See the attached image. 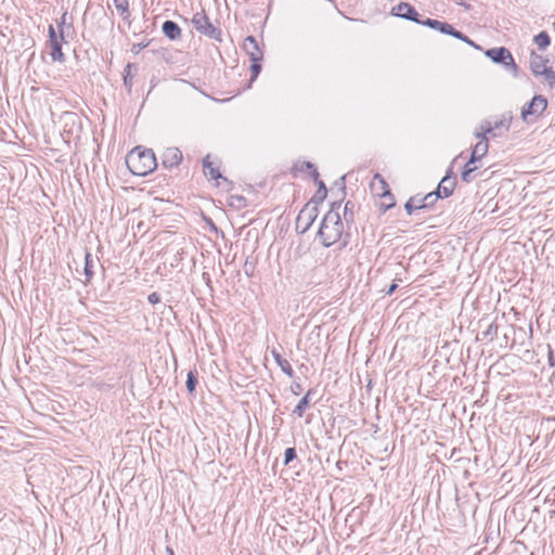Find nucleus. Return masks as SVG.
Listing matches in <instances>:
<instances>
[{
    "label": "nucleus",
    "mask_w": 555,
    "mask_h": 555,
    "mask_svg": "<svg viewBox=\"0 0 555 555\" xmlns=\"http://www.w3.org/2000/svg\"><path fill=\"white\" fill-rule=\"evenodd\" d=\"M340 202L333 203L319 228L318 236L325 247L336 244L343 236L344 224L338 212Z\"/></svg>",
    "instance_id": "nucleus-1"
},
{
    "label": "nucleus",
    "mask_w": 555,
    "mask_h": 555,
    "mask_svg": "<svg viewBox=\"0 0 555 555\" xmlns=\"http://www.w3.org/2000/svg\"><path fill=\"white\" fill-rule=\"evenodd\" d=\"M126 165L134 176L144 177L153 172L156 167V157L152 150L134 147L126 157Z\"/></svg>",
    "instance_id": "nucleus-2"
},
{
    "label": "nucleus",
    "mask_w": 555,
    "mask_h": 555,
    "mask_svg": "<svg viewBox=\"0 0 555 555\" xmlns=\"http://www.w3.org/2000/svg\"><path fill=\"white\" fill-rule=\"evenodd\" d=\"M547 100L543 95H534L531 101L521 108V119L526 124H533L545 112Z\"/></svg>",
    "instance_id": "nucleus-3"
},
{
    "label": "nucleus",
    "mask_w": 555,
    "mask_h": 555,
    "mask_svg": "<svg viewBox=\"0 0 555 555\" xmlns=\"http://www.w3.org/2000/svg\"><path fill=\"white\" fill-rule=\"evenodd\" d=\"M192 24L198 33L209 37L210 39L221 41V30L211 24L204 11L196 12L193 15Z\"/></svg>",
    "instance_id": "nucleus-4"
},
{
    "label": "nucleus",
    "mask_w": 555,
    "mask_h": 555,
    "mask_svg": "<svg viewBox=\"0 0 555 555\" xmlns=\"http://www.w3.org/2000/svg\"><path fill=\"white\" fill-rule=\"evenodd\" d=\"M512 120H513V115L511 112H506V113L502 114L500 119L494 121L493 124L488 120H483L479 126V131L476 132V137L486 135L488 133H492V135L495 137L496 135L495 131H500V130L508 131L511 128Z\"/></svg>",
    "instance_id": "nucleus-5"
},
{
    "label": "nucleus",
    "mask_w": 555,
    "mask_h": 555,
    "mask_svg": "<svg viewBox=\"0 0 555 555\" xmlns=\"http://www.w3.org/2000/svg\"><path fill=\"white\" fill-rule=\"evenodd\" d=\"M485 54L494 63L502 64L507 70H512L513 73L516 74L518 67L508 49L504 47L492 48L487 50Z\"/></svg>",
    "instance_id": "nucleus-6"
},
{
    "label": "nucleus",
    "mask_w": 555,
    "mask_h": 555,
    "mask_svg": "<svg viewBox=\"0 0 555 555\" xmlns=\"http://www.w3.org/2000/svg\"><path fill=\"white\" fill-rule=\"evenodd\" d=\"M318 215L319 210L315 204H306L297 216L296 230L300 233H306L315 221Z\"/></svg>",
    "instance_id": "nucleus-7"
},
{
    "label": "nucleus",
    "mask_w": 555,
    "mask_h": 555,
    "mask_svg": "<svg viewBox=\"0 0 555 555\" xmlns=\"http://www.w3.org/2000/svg\"><path fill=\"white\" fill-rule=\"evenodd\" d=\"M48 44L50 47V56L52 61L54 62H64L65 55L62 52V43L64 42L61 40L59 36V29H55V27L50 24L48 28Z\"/></svg>",
    "instance_id": "nucleus-8"
},
{
    "label": "nucleus",
    "mask_w": 555,
    "mask_h": 555,
    "mask_svg": "<svg viewBox=\"0 0 555 555\" xmlns=\"http://www.w3.org/2000/svg\"><path fill=\"white\" fill-rule=\"evenodd\" d=\"M48 44L50 47V56L52 61L54 62H64L65 55L62 52V43L64 42L61 40L59 36V29H55V27L50 24L48 28Z\"/></svg>",
    "instance_id": "nucleus-9"
},
{
    "label": "nucleus",
    "mask_w": 555,
    "mask_h": 555,
    "mask_svg": "<svg viewBox=\"0 0 555 555\" xmlns=\"http://www.w3.org/2000/svg\"><path fill=\"white\" fill-rule=\"evenodd\" d=\"M48 44L50 47V56L52 61L54 62H64L65 55L62 52V43L64 42L61 40L59 36V29H55V27L50 24L48 28Z\"/></svg>",
    "instance_id": "nucleus-10"
},
{
    "label": "nucleus",
    "mask_w": 555,
    "mask_h": 555,
    "mask_svg": "<svg viewBox=\"0 0 555 555\" xmlns=\"http://www.w3.org/2000/svg\"><path fill=\"white\" fill-rule=\"evenodd\" d=\"M372 189L376 192V194L383 198H389V203H383L384 211L390 209L395 206L393 196L390 192V189L386 182V180L383 178L382 175L376 173L374 176V181L372 183Z\"/></svg>",
    "instance_id": "nucleus-11"
},
{
    "label": "nucleus",
    "mask_w": 555,
    "mask_h": 555,
    "mask_svg": "<svg viewBox=\"0 0 555 555\" xmlns=\"http://www.w3.org/2000/svg\"><path fill=\"white\" fill-rule=\"evenodd\" d=\"M56 27L59 29V36L64 43H67L70 39L75 37L76 30L73 24L72 18L68 16V12L65 10L60 20L56 23Z\"/></svg>",
    "instance_id": "nucleus-12"
},
{
    "label": "nucleus",
    "mask_w": 555,
    "mask_h": 555,
    "mask_svg": "<svg viewBox=\"0 0 555 555\" xmlns=\"http://www.w3.org/2000/svg\"><path fill=\"white\" fill-rule=\"evenodd\" d=\"M391 14L408 21L415 22L417 24H421L422 21L418 18L420 14L414 9V7L408 2H400L398 5L393 7Z\"/></svg>",
    "instance_id": "nucleus-13"
},
{
    "label": "nucleus",
    "mask_w": 555,
    "mask_h": 555,
    "mask_svg": "<svg viewBox=\"0 0 555 555\" xmlns=\"http://www.w3.org/2000/svg\"><path fill=\"white\" fill-rule=\"evenodd\" d=\"M182 160V152L178 147H167L162 155V164L165 168L177 167Z\"/></svg>",
    "instance_id": "nucleus-14"
},
{
    "label": "nucleus",
    "mask_w": 555,
    "mask_h": 555,
    "mask_svg": "<svg viewBox=\"0 0 555 555\" xmlns=\"http://www.w3.org/2000/svg\"><path fill=\"white\" fill-rule=\"evenodd\" d=\"M243 49L249 55L250 61H262L263 53L254 36L245 38Z\"/></svg>",
    "instance_id": "nucleus-15"
},
{
    "label": "nucleus",
    "mask_w": 555,
    "mask_h": 555,
    "mask_svg": "<svg viewBox=\"0 0 555 555\" xmlns=\"http://www.w3.org/2000/svg\"><path fill=\"white\" fill-rule=\"evenodd\" d=\"M547 63H548L547 59L543 57L542 55H540L533 51L531 52L530 69L535 77H539L541 72H543L544 69H546L548 67Z\"/></svg>",
    "instance_id": "nucleus-16"
},
{
    "label": "nucleus",
    "mask_w": 555,
    "mask_h": 555,
    "mask_svg": "<svg viewBox=\"0 0 555 555\" xmlns=\"http://www.w3.org/2000/svg\"><path fill=\"white\" fill-rule=\"evenodd\" d=\"M421 25L427 26L431 29L440 31L441 34H446V35H450V36L453 34V29H454V27L452 25H450L449 23L441 22L438 20H433V18H426V20L421 21Z\"/></svg>",
    "instance_id": "nucleus-17"
},
{
    "label": "nucleus",
    "mask_w": 555,
    "mask_h": 555,
    "mask_svg": "<svg viewBox=\"0 0 555 555\" xmlns=\"http://www.w3.org/2000/svg\"><path fill=\"white\" fill-rule=\"evenodd\" d=\"M455 188V178H452L451 176L447 175L442 178L440 183L438 184V188L436 192L439 194L441 198L449 197Z\"/></svg>",
    "instance_id": "nucleus-18"
},
{
    "label": "nucleus",
    "mask_w": 555,
    "mask_h": 555,
    "mask_svg": "<svg viewBox=\"0 0 555 555\" xmlns=\"http://www.w3.org/2000/svg\"><path fill=\"white\" fill-rule=\"evenodd\" d=\"M480 139L478 143L475 144L472 155H470V163H476L477 160L481 159L487 153L489 149L488 139L486 135H479L477 137Z\"/></svg>",
    "instance_id": "nucleus-19"
},
{
    "label": "nucleus",
    "mask_w": 555,
    "mask_h": 555,
    "mask_svg": "<svg viewBox=\"0 0 555 555\" xmlns=\"http://www.w3.org/2000/svg\"><path fill=\"white\" fill-rule=\"evenodd\" d=\"M99 263V258H94L90 251H86L85 254V283H89L94 276V268Z\"/></svg>",
    "instance_id": "nucleus-20"
},
{
    "label": "nucleus",
    "mask_w": 555,
    "mask_h": 555,
    "mask_svg": "<svg viewBox=\"0 0 555 555\" xmlns=\"http://www.w3.org/2000/svg\"><path fill=\"white\" fill-rule=\"evenodd\" d=\"M162 30L170 40H177L181 37V28L173 21L164 22Z\"/></svg>",
    "instance_id": "nucleus-21"
},
{
    "label": "nucleus",
    "mask_w": 555,
    "mask_h": 555,
    "mask_svg": "<svg viewBox=\"0 0 555 555\" xmlns=\"http://www.w3.org/2000/svg\"><path fill=\"white\" fill-rule=\"evenodd\" d=\"M271 354L274 359V361L276 362V364L280 366V369L288 376V377H293L294 376V370L291 365V363L284 359L280 352H278L275 349H272L271 350Z\"/></svg>",
    "instance_id": "nucleus-22"
},
{
    "label": "nucleus",
    "mask_w": 555,
    "mask_h": 555,
    "mask_svg": "<svg viewBox=\"0 0 555 555\" xmlns=\"http://www.w3.org/2000/svg\"><path fill=\"white\" fill-rule=\"evenodd\" d=\"M315 393V390L313 388H310L306 395L299 400L297 405L295 406L293 413L296 414L298 417H302L306 409L308 408L311 397Z\"/></svg>",
    "instance_id": "nucleus-23"
},
{
    "label": "nucleus",
    "mask_w": 555,
    "mask_h": 555,
    "mask_svg": "<svg viewBox=\"0 0 555 555\" xmlns=\"http://www.w3.org/2000/svg\"><path fill=\"white\" fill-rule=\"evenodd\" d=\"M113 4L121 18L130 26V10L128 0H113Z\"/></svg>",
    "instance_id": "nucleus-24"
},
{
    "label": "nucleus",
    "mask_w": 555,
    "mask_h": 555,
    "mask_svg": "<svg viewBox=\"0 0 555 555\" xmlns=\"http://www.w3.org/2000/svg\"><path fill=\"white\" fill-rule=\"evenodd\" d=\"M203 169L205 176L208 177L209 179L217 180L222 178L220 171L217 168L212 167V164L209 160V155H207L203 159Z\"/></svg>",
    "instance_id": "nucleus-25"
},
{
    "label": "nucleus",
    "mask_w": 555,
    "mask_h": 555,
    "mask_svg": "<svg viewBox=\"0 0 555 555\" xmlns=\"http://www.w3.org/2000/svg\"><path fill=\"white\" fill-rule=\"evenodd\" d=\"M318 190L312 198V201L310 202L311 205H317L321 202H323L327 195V189L325 186V183L323 181H318Z\"/></svg>",
    "instance_id": "nucleus-26"
},
{
    "label": "nucleus",
    "mask_w": 555,
    "mask_h": 555,
    "mask_svg": "<svg viewBox=\"0 0 555 555\" xmlns=\"http://www.w3.org/2000/svg\"><path fill=\"white\" fill-rule=\"evenodd\" d=\"M533 41L540 50H545L551 43V38L548 34L543 30L534 36Z\"/></svg>",
    "instance_id": "nucleus-27"
},
{
    "label": "nucleus",
    "mask_w": 555,
    "mask_h": 555,
    "mask_svg": "<svg viewBox=\"0 0 555 555\" xmlns=\"http://www.w3.org/2000/svg\"><path fill=\"white\" fill-rule=\"evenodd\" d=\"M404 209L408 215H412L414 210L424 209V206H422L417 196H413L405 203Z\"/></svg>",
    "instance_id": "nucleus-28"
},
{
    "label": "nucleus",
    "mask_w": 555,
    "mask_h": 555,
    "mask_svg": "<svg viewBox=\"0 0 555 555\" xmlns=\"http://www.w3.org/2000/svg\"><path fill=\"white\" fill-rule=\"evenodd\" d=\"M540 76L544 78L551 89L555 88V72L552 67L548 66L546 69L541 72Z\"/></svg>",
    "instance_id": "nucleus-29"
},
{
    "label": "nucleus",
    "mask_w": 555,
    "mask_h": 555,
    "mask_svg": "<svg viewBox=\"0 0 555 555\" xmlns=\"http://www.w3.org/2000/svg\"><path fill=\"white\" fill-rule=\"evenodd\" d=\"M439 197L440 196L436 191L430 192L426 194L424 197L420 198V203H422V206H424L425 209L431 207Z\"/></svg>",
    "instance_id": "nucleus-30"
},
{
    "label": "nucleus",
    "mask_w": 555,
    "mask_h": 555,
    "mask_svg": "<svg viewBox=\"0 0 555 555\" xmlns=\"http://www.w3.org/2000/svg\"><path fill=\"white\" fill-rule=\"evenodd\" d=\"M452 37L459 39V40H462L464 42H466L467 44L474 47L475 49H480V47L475 43L473 40H470L465 34L456 30L455 28L453 29V34L451 35Z\"/></svg>",
    "instance_id": "nucleus-31"
},
{
    "label": "nucleus",
    "mask_w": 555,
    "mask_h": 555,
    "mask_svg": "<svg viewBox=\"0 0 555 555\" xmlns=\"http://www.w3.org/2000/svg\"><path fill=\"white\" fill-rule=\"evenodd\" d=\"M186 389L189 390V392H193L195 390V387L197 385V377H196V373L193 372V371H190L188 373V378H186Z\"/></svg>",
    "instance_id": "nucleus-32"
},
{
    "label": "nucleus",
    "mask_w": 555,
    "mask_h": 555,
    "mask_svg": "<svg viewBox=\"0 0 555 555\" xmlns=\"http://www.w3.org/2000/svg\"><path fill=\"white\" fill-rule=\"evenodd\" d=\"M498 334V325L492 322L489 324L488 328L482 333L485 338L492 340Z\"/></svg>",
    "instance_id": "nucleus-33"
},
{
    "label": "nucleus",
    "mask_w": 555,
    "mask_h": 555,
    "mask_svg": "<svg viewBox=\"0 0 555 555\" xmlns=\"http://www.w3.org/2000/svg\"><path fill=\"white\" fill-rule=\"evenodd\" d=\"M477 170V167L474 168H463L461 178L464 182L469 183L474 180L473 173Z\"/></svg>",
    "instance_id": "nucleus-34"
},
{
    "label": "nucleus",
    "mask_w": 555,
    "mask_h": 555,
    "mask_svg": "<svg viewBox=\"0 0 555 555\" xmlns=\"http://www.w3.org/2000/svg\"><path fill=\"white\" fill-rule=\"evenodd\" d=\"M353 207H354V205L350 201H348L345 204L344 216H345V220L346 221L352 220V218H353V212H352Z\"/></svg>",
    "instance_id": "nucleus-35"
},
{
    "label": "nucleus",
    "mask_w": 555,
    "mask_h": 555,
    "mask_svg": "<svg viewBox=\"0 0 555 555\" xmlns=\"http://www.w3.org/2000/svg\"><path fill=\"white\" fill-rule=\"evenodd\" d=\"M261 61H251V66H250V70H251V81L255 80L257 78V76L259 75L260 70H261V64H260Z\"/></svg>",
    "instance_id": "nucleus-36"
},
{
    "label": "nucleus",
    "mask_w": 555,
    "mask_h": 555,
    "mask_svg": "<svg viewBox=\"0 0 555 555\" xmlns=\"http://www.w3.org/2000/svg\"><path fill=\"white\" fill-rule=\"evenodd\" d=\"M295 457H296V450H295V448H287L285 450L284 464L288 465Z\"/></svg>",
    "instance_id": "nucleus-37"
},
{
    "label": "nucleus",
    "mask_w": 555,
    "mask_h": 555,
    "mask_svg": "<svg viewBox=\"0 0 555 555\" xmlns=\"http://www.w3.org/2000/svg\"><path fill=\"white\" fill-rule=\"evenodd\" d=\"M131 67L132 65L131 64H128L125 68V72H126V75L124 76V83L126 87H128V89L130 90L131 88V76H130V70H131Z\"/></svg>",
    "instance_id": "nucleus-38"
},
{
    "label": "nucleus",
    "mask_w": 555,
    "mask_h": 555,
    "mask_svg": "<svg viewBox=\"0 0 555 555\" xmlns=\"http://www.w3.org/2000/svg\"><path fill=\"white\" fill-rule=\"evenodd\" d=\"M147 300H149L150 304L156 305V304H158L160 301V296H159L158 293L153 292V293H151L149 295Z\"/></svg>",
    "instance_id": "nucleus-39"
},
{
    "label": "nucleus",
    "mask_w": 555,
    "mask_h": 555,
    "mask_svg": "<svg viewBox=\"0 0 555 555\" xmlns=\"http://www.w3.org/2000/svg\"><path fill=\"white\" fill-rule=\"evenodd\" d=\"M291 390L294 395L298 396L301 392L302 388L299 383H293L291 385Z\"/></svg>",
    "instance_id": "nucleus-40"
},
{
    "label": "nucleus",
    "mask_w": 555,
    "mask_h": 555,
    "mask_svg": "<svg viewBox=\"0 0 555 555\" xmlns=\"http://www.w3.org/2000/svg\"><path fill=\"white\" fill-rule=\"evenodd\" d=\"M547 361H548V365H550V366H554V365H555L554 353H553V350L551 349V347H550V346H548V356H547Z\"/></svg>",
    "instance_id": "nucleus-41"
},
{
    "label": "nucleus",
    "mask_w": 555,
    "mask_h": 555,
    "mask_svg": "<svg viewBox=\"0 0 555 555\" xmlns=\"http://www.w3.org/2000/svg\"><path fill=\"white\" fill-rule=\"evenodd\" d=\"M311 177L313 178L314 182L318 183V181H321L319 179V172L317 168H313V170L310 171Z\"/></svg>",
    "instance_id": "nucleus-42"
},
{
    "label": "nucleus",
    "mask_w": 555,
    "mask_h": 555,
    "mask_svg": "<svg viewBox=\"0 0 555 555\" xmlns=\"http://www.w3.org/2000/svg\"><path fill=\"white\" fill-rule=\"evenodd\" d=\"M397 287H398V285H397L396 283H392V284L388 287V289L386 291V294H387V295H391V294H393V293H395V291L397 289Z\"/></svg>",
    "instance_id": "nucleus-43"
},
{
    "label": "nucleus",
    "mask_w": 555,
    "mask_h": 555,
    "mask_svg": "<svg viewBox=\"0 0 555 555\" xmlns=\"http://www.w3.org/2000/svg\"><path fill=\"white\" fill-rule=\"evenodd\" d=\"M147 44L146 43H139V44H134L133 46V50L135 51H140L142 50L143 48H145Z\"/></svg>",
    "instance_id": "nucleus-44"
},
{
    "label": "nucleus",
    "mask_w": 555,
    "mask_h": 555,
    "mask_svg": "<svg viewBox=\"0 0 555 555\" xmlns=\"http://www.w3.org/2000/svg\"><path fill=\"white\" fill-rule=\"evenodd\" d=\"M304 166L309 169L310 171L313 170V168H317L312 163L306 162L304 163Z\"/></svg>",
    "instance_id": "nucleus-45"
},
{
    "label": "nucleus",
    "mask_w": 555,
    "mask_h": 555,
    "mask_svg": "<svg viewBox=\"0 0 555 555\" xmlns=\"http://www.w3.org/2000/svg\"><path fill=\"white\" fill-rule=\"evenodd\" d=\"M474 167H476L475 163H470V159L464 166V168H474Z\"/></svg>",
    "instance_id": "nucleus-46"
},
{
    "label": "nucleus",
    "mask_w": 555,
    "mask_h": 555,
    "mask_svg": "<svg viewBox=\"0 0 555 555\" xmlns=\"http://www.w3.org/2000/svg\"><path fill=\"white\" fill-rule=\"evenodd\" d=\"M166 551L168 555H175L173 550L171 547L167 546Z\"/></svg>",
    "instance_id": "nucleus-47"
},
{
    "label": "nucleus",
    "mask_w": 555,
    "mask_h": 555,
    "mask_svg": "<svg viewBox=\"0 0 555 555\" xmlns=\"http://www.w3.org/2000/svg\"><path fill=\"white\" fill-rule=\"evenodd\" d=\"M552 513L555 514V509Z\"/></svg>",
    "instance_id": "nucleus-48"
}]
</instances>
